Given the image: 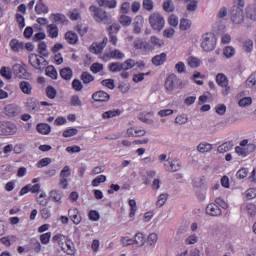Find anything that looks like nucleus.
<instances>
[{
	"label": "nucleus",
	"instance_id": "f257e3e1",
	"mask_svg": "<svg viewBox=\"0 0 256 256\" xmlns=\"http://www.w3.org/2000/svg\"><path fill=\"white\" fill-rule=\"evenodd\" d=\"M230 10V19L234 25H241L245 21V0H235Z\"/></svg>",
	"mask_w": 256,
	"mask_h": 256
},
{
	"label": "nucleus",
	"instance_id": "f03ea898",
	"mask_svg": "<svg viewBox=\"0 0 256 256\" xmlns=\"http://www.w3.org/2000/svg\"><path fill=\"white\" fill-rule=\"evenodd\" d=\"M28 61L33 69L40 71V73H43L45 71V68L49 65L47 59L35 53H32L28 56Z\"/></svg>",
	"mask_w": 256,
	"mask_h": 256
},
{
	"label": "nucleus",
	"instance_id": "7ed1b4c3",
	"mask_svg": "<svg viewBox=\"0 0 256 256\" xmlns=\"http://www.w3.org/2000/svg\"><path fill=\"white\" fill-rule=\"evenodd\" d=\"M90 11L92 14L93 19L97 21V23H104L105 25H109L111 23V16L106 11L102 10L100 7L97 6H90Z\"/></svg>",
	"mask_w": 256,
	"mask_h": 256
},
{
	"label": "nucleus",
	"instance_id": "20e7f679",
	"mask_svg": "<svg viewBox=\"0 0 256 256\" xmlns=\"http://www.w3.org/2000/svg\"><path fill=\"white\" fill-rule=\"evenodd\" d=\"M217 45V37L213 33H206L202 36L201 47L207 53L214 51Z\"/></svg>",
	"mask_w": 256,
	"mask_h": 256
},
{
	"label": "nucleus",
	"instance_id": "39448f33",
	"mask_svg": "<svg viewBox=\"0 0 256 256\" xmlns=\"http://www.w3.org/2000/svg\"><path fill=\"white\" fill-rule=\"evenodd\" d=\"M185 82L177 77L175 74H170L165 82V89L168 91H173L174 89H184Z\"/></svg>",
	"mask_w": 256,
	"mask_h": 256
},
{
	"label": "nucleus",
	"instance_id": "423d86ee",
	"mask_svg": "<svg viewBox=\"0 0 256 256\" xmlns=\"http://www.w3.org/2000/svg\"><path fill=\"white\" fill-rule=\"evenodd\" d=\"M149 23L154 31L160 33V31H163V27H165V18L159 13H153L149 17Z\"/></svg>",
	"mask_w": 256,
	"mask_h": 256
},
{
	"label": "nucleus",
	"instance_id": "0eeeda50",
	"mask_svg": "<svg viewBox=\"0 0 256 256\" xmlns=\"http://www.w3.org/2000/svg\"><path fill=\"white\" fill-rule=\"evenodd\" d=\"M216 83L220 87H224V91L222 92L223 95H229L231 93V87H229V79L226 77L225 74L219 73L216 76Z\"/></svg>",
	"mask_w": 256,
	"mask_h": 256
},
{
	"label": "nucleus",
	"instance_id": "6e6552de",
	"mask_svg": "<svg viewBox=\"0 0 256 256\" xmlns=\"http://www.w3.org/2000/svg\"><path fill=\"white\" fill-rule=\"evenodd\" d=\"M12 71H13L14 75L16 77H19L20 79H27L30 76L29 72H27L25 67H23V65H21V64L13 65Z\"/></svg>",
	"mask_w": 256,
	"mask_h": 256
},
{
	"label": "nucleus",
	"instance_id": "1a4fd4ad",
	"mask_svg": "<svg viewBox=\"0 0 256 256\" xmlns=\"http://www.w3.org/2000/svg\"><path fill=\"white\" fill-rule=\"evenodd\" d=\"M108 41L109 40L107 39V37H104L102 42L93 43L89 48L90 53H95V55H99V53H103V49L104 47H107Z\"/></svg>",
	"mask_w": 256,
	"mask_h": 256
},
{
	"label": "nucleus",
	"instance_id": "9d476101",
	"mask_svg": "<svg viewBox=\"0 0 256 256\" xmlns=\"http://www.w3.org/2000/svg\"><path fill=\"white\" fill-rule=\"evenodd\" d=\"M92 99L96 103H107V101H109V99H111V96L107 92H105L103 90H99V91L93 93Z\"/></svg>",
	"mask_w": 256,
	"mask_h": 256
},
{
	"label": "nucleus",
	"instance_id": "9b49d317",
	"mask_svg": "<svg viewBox=\"0 0 256 256\" xmlns=\"http://www.w3.org/2000/svg\"><path fill=\"white\" fill-rule=\"evenodd\" d=\"M206 213L210 217H221V215L223 214V211L221 210V208H219L217 204L210 203L206 207Z\"/></svg>",
	"mask_w": 256,
	"mask_h": 256
},
{
	"label": "nucleus",
	"instance_id": "f8f14e48",
	"mask_svg": "<svg viewBox=\"0 0 256 256\" xmlns=\"http://www.w3.org/2000/svg\"><path fill=\"white\" fill-rule=\"evenodd\" d=\"M4 113L7 117H17L21 113V109L16 104H8L4 108Z\"/></svg>",
	"mask_w": 256,
	"mask_h": 256
},
{
	"label": "nucleus",
	"instance_id": "ddd939ff",
	"mask_svg": "<svg viewBox=\"0 0 256 256\" xmlns=\"http://www.w3.org/2000/svg\"><path fill=\"white\" fill-rule=\"evenodd\" d=\"M164 166L166 171H170L171 173H177V171H181V162H179L178 160L166 162Z\"/></svg>",
	"mask_w": 256,
	"mask_h": 256
},
{
	"label": "nucleus",
	"instance_id": "4468645a",
	"mask_svg": "<svg viewBox=\"0 0 256 256\" xmlns=\"http://www.w3.org/2000/svg\"><path fill=\"white\" fill-rule=\"evenodd\" d=\"M39 105L40 103L35 98H30L26 101V109L31 113H37L39 111Z\"/></svg>",
	"mask_w": 256,
	"mask_h": 256
},
{
	"label": "nucleus",
	"instance_id": "2eb2a0df",
	"mask_svg": "<svg viewBox=\"0 0 256 256\" xmlns=\"http://www.w3.org/2000/svg\"><path fill=\"white\" fill-rule=\"evenodd\" d=\"M68 215L71 221H73L74 225H79L81 223V214H79V209H69Z\"/></svg>",
	"mask_w": 256,
	"mask_h": 256
},
{
	"label": "nucleus",
	"instance_id": "dca6fc26",
	"mask_svg": "<svg viewBox=\"0 0 256 256\" xmlns=\"http://www.w3.org/2000/svg\"><path fill=\"white\" fill-rule=\"evenodd\" d=\"M152 64L155 65V67H161V65H164L167 61V53L163 52L159 55H156L152 58Z\"/></svg>",
	"mask_w": 256,
	"mask_h": 256
},
{
	"label": "nucleus",
	"instance_id": "f3484780",
	"mask_svg": "<svg viewBox=\"0 0 256 256\" xmlns=\"http://www.w3.org/2000/svg\"><path fill=\"white\" fill-rule=\"evenodd\" d=\"M5 132L4 137H7L9 135H15L17 133V125L13 122L5 121Z\"/></svg>",
	"mask_w": 256,
	"mask_h": 256
},
{
	"label": "nucleus",
	"instance_id": "a211bd4d",
	"mask_svg": "<svg viewBox=\"0 0 256 256\" xmlns=\"http://www.w3.org/2000/svg\"><path fill=\"white\" fill-rule=\"evenodd\" d=\"M51 19L53 23H60L61 25H67V23H69L67 16L61 13L51 14Z\"/></svg>",
	"mask_w": 256,
	"mask_h": 256
},
{
	"label": "nucleus",
	"instance_id": "6ab92c4d",
	"mask_svg": "<svg viewBox=\"0 0 256 256\" xmlns=\"http://www.w3.org/2000/svg\"><path fill=\"white\" fill-rule=\"evenodd\" d=\"M19 88L24 93V95H31L33 93V85L30 84L29 81H21L19 84Z\"/></svg>",
	"mask_w": 256,
	"mask_h": 256
},
{
	"label": "nucleus",
	"instance_id": "aec40b11",
	"mask_svg": "<svg viewBox=\"0 0 256 256\" xmlns=\"http://www.w3.org/2000/svg\"><path fill=\"white\" fill-rule=\"evenodd\" d=\"M60 76L65 81H71V79H73V70H71L69 67L62 68L60 70Z\"/></svg>",
	"mask_w": 256,
	"mask_h": 256
},
{
	"label": "nucleus",
	"instance_id": "412c9836",
	"mask_svg": "<svg viewBox=\"0 0 256 256\" xmlns=\"http://www.w3.org/2000/svg\"><path fill=\"white\" fill-rule=\"evenodd\" d=\"M65 39L70 45H76L77 41H79V36H77V33L68 31L65 34Z\"/></svg>",
	"mask_w": 256,
	"mask_h": 256
},
{
	"label": "nucleus",
	"instance_id": "4be33fe9",
	"mask_svg": "<svg viewBox=\"0 0 256 256\" xmlns=\"http://www.w3.org/2000/svg\"><path fill=\"white\" fill-rule=\"evenodd\" d=\"M36 129L41 135H49L51 133V126L47 123L37 124Z\"/></svg>",
	"mask_w": 256,
	"mask_h": 256
},
{
	"label": "nucleus",
	"instance_id": "5701e85b",
	"mask_svg": "<svg viewBox=\"0 0 256 256\" xmlns=\"http://www.w3.org/2000/svg\"><path fill=\"white\" fill-rule=\"evenodd\" d=\"M99 7H108V9H115L117 7L116 0H97Z\"/></svg>",
	"mask_w": 256,
	"mask_h": 256
},
{
	"label": "nucleus",
	"instance_id": "b1692460",
	"mask_svg": "<svg viewBox=\"0 0 256 256\" xmlns=\"http://www.w3.org/2000/svg\"><path fill=\"white\" fill-rule=\"evenodd\" d=\"M47 32L49 33V37H51V39L59 37V28L55 24H49L47 27Z\"/></svg>",
	"mask_w": 256,
	"mask_h": 256
},
{
	"label": "nucleus",
	"instance_id": "393cba45",
	"mask_svg": "<svg viewBox=\"0 0 256 256\" xmlns=\"http://www.w3.org/2000/svg\"><path fill=\"white\" fill-rule=\"evenodd\" d=\"M80 79L84 85H89V83L95 81V76L91 75L89 72H82Z\"/></svg>",
	"mask_w": 256,
	"mask_h": 256
},
{
	"label": "nucleus",
	"instance_id": "a878e982",
	"mask_svg": "<svg viewBox=\"0 0 256 256\" xmlns=\"http://www.w3.org/2000/svg\"><path fill=\"white\" fill-rule=\"evenodd\" d=\"M246 17L250 19V21H256V6H247L246 7Z\"/></svg>",
	"mask_w": 256,
	"mask_h": 256
},
{
	"label": "nucleus",
	"instance_id": "bb28decb",
	"mask_svg": "<svg viewBox=\"0 0 256 256\" xmlns=\"http://www.w3.org/2000/svg\"><path fill=\"white\" fill-rule=\"evenodd\" d=\"M10 47H11L12 51L17 53V52H19L20 49H23L25 47V44L23 42H20L17 39H12L10 41Z\"/></svg>",
	"mask_w": 256,
	"mask_h": 256
},
{
	"label": "nucleus",
	"instance_id": "cd10ccee",
	"mask_svg": "<svg viewBox=\"0 0 256 256\" xmlns=\"http://www.w3.org/2000/svg\"><path fill=\"white\" fill-rule=\"evenodd\" d=\"M213 149V145L207 142H202L197 146L199 153H209Z\"/></svg>",
	"mask_w": 256,
	"mask_h": 256
},
{
	"label": "nucleus",
	"instance_id": "c85d7f7f",
	"mask_svg": "<svg viewBox=\"0 0 256 256\" xmlns=\"http://www.w3.org/2000/svg\"><path fill=\"white\" fill-rule=\"evenodd\" d=\"M192 22L187 18L180 19L179 29L180 31H189L191 29Z\"/></svg>",
	"mask_w": 256,
	"mask_h": 256
},
{
	"label": "nucleus",
	"instance_id": "c756f323",
	"mask_svg": "<svg viewBox=\"0 0 256 256\" xmlns=\"http://www.w3.org/2000/svg\"><path fill=\"white\" fill-rule=\"evenodd\" d=\"M45 69V73L47 77H50L51 79L56 80L58 77L57 69L53 65L47 66Z\"/></svg>",
	"mask_w": 256,
	"mask_h": 256
},
{
	"label": "nucleus",
	"instance_id": "7c9ffc66",
	"mask_svg": "<svg viewBox=\"0 0 256 256\" xmlns=\"http://www.w3.org/2000/svg\"><path fill=\"white\" fill-rule=\"evenodd\" d=\"M50 199H52V201H54L55 203H59V201L63 199V192L59 190L50 191Z\"/></svg>",
	"mask_w": 256,
	"mask_h": 256
},
{
	"label": "nucleus",
	"instance_id": "2f4dec72",
	"mask_svg": "<svg viewBox=\"0 0 256 256\" xmlns=\"http://www.w3.org/2000/svg\"><path fill=\"white\" fill-rule=\"evenodd\" d=\"M121 115V111L119 109L109 110L102 114L103 119H111L113 117H119Z\"/></svg>",
	"mask_w": 256,
	"mask_h": 256
},
{
	"label": "nucleus",
	"instance_id": "473e14b6",
	"mask_svg": "<svg viewBox=\"0 0 256 256\" xmlns=\"http://www.w3.org/2000/svg\"><path fill=\"white\" fill-rule=\"evenodd\" d=\"M150 43L151 45H153V47H157L158 49H161V47L165 46V41H163V39H160L156 36H152L150 38Z\"/></svg>",
	"mask_w": 256,
	"mask_h": 256
},
{
	"label": "nucleus",
	"instance_id": "72a5a7b5",
	"mask_svg": "<svg viewBox=\"0 0 256 256\" xmlns=\"http://www.w3.org/2000/svg\"><path fill=\"white\" fill-rule=\"evenodd\" d=\"M188 65L191 67V69H197L201 65V60L199 58L190 56L188 57Z\"/></svg>",
	"mask_w": 256,
	"mask_h": 256
},
{
	"label": "nucleus",
	"instance_id": "f704fd0d",
	"mask_svg": "<svg viewBox=\"0 0 256 256\" xmlns=\"http://www.w3.org/2000/svg\"><path fill=\"white\" fill-rule=\"evenodd\" d=\"M35 11L37 15H41L43 13H49V8L47 7V5H45V3H37L35 6Z\"/></svg>",
	"mask_w": 256,
	"mask_h": 256
},
{
	"label": "nucleus",
	"instance_id": "c9c22d12",
	"mask_svg": "<svg viewBox=\"0 0 256 256\" xmlns=\"http://www.w3.org/2000/svg\"><path fill=\"white\" fill-rule=\"evenodd\" d=\"M134 243L138 247H143V245H145V235H143V233H141V232H138L135 235Z\"/></svg>",
	"mask_w": 256,
	"mask_h": 256
},
{
	"label": "nucleus",
	"instance_id": "e433bc0d",
	"mask_svg": "<svg viewBox=\"0 0 256 256\" xmlns=\"http://www.w3.org/2000/svg\"><path fill=\"white\" fill-rule=\"evenodd\" d=\"M109 71L111 73H119V71H123V65L121 62H113L109 65Z\"/></svg>",
	"mask_w": 256,
	"mask_h": 256
},
{
	"label": "nucleus",
	"instance_id": "4c0bfd02",
	"mask_svg": "<svg viewBox=\"0 0 256 256\" xmlns=\"http://www.w3.org/2000/svg\"><path fill=\"white\" fill-rule=\"evenodd\" d=\"M163 9L167 13H173V11H175V5L173 4V0H165L163 3Z\"/></svg>",
	"mask_w": 256,
	"mask_h": 256
},
{
	"label": "nucleus",
	"instance_id": "58836bf2",
	"mask_svg": "<svg viewBox=\"0 0 256 256\" xmlns=\"http://www.w3.org/2000/svg\"><path fill=\"white\" fill-rule=\"evenodd\" d=\"M233 149V144L231 142H225L220 145L217 149L218 153H227V151H231Z\"/></svg>",
	"mask_w": 256,
	"mask_h": 256
},
{
	"label": "nucleus",
	"instance_id": "ea45409f",
	"mask_svg": "<svg viewBox=\"0 0 256 256\" xmlns=\"http://www.w3.org/2000/svg\"><path fill=\"white\" fill-rule=\"evenodd\" d=\"M133 67H135V60L133 59H128L122 63V71H129Z\"/></svg>",
	"mask_w": 256,
	"mask_h": 256
},
{
	"label": "nucleus",
	"instance_id": "a19ab883",
	"mask_svg": "<svg viewBox=\"0 0 256 256\" xmlns=\"http://www.w3.org/2000/svg\"><path fill=\"white\" fill-rule=\"evenodd\" d=\"M77 133H79V130L77 128H68L66 130H64L63 132V137H65L66 139L69 137H75V135H77Z\"/></svg>",
	"mask_w": 256,
	"mask_h": 256
},
{
	"label": "nucleus",
	"instance_id": "79ce46f5",
	"mask_svg": "<svg viewBox=\"0 0 256 256\" xmlns=\"http://www.w3.org/2000/svg\"><path fill=\"white\" fill-rule=\"evenodd\" d=\"M107 181V176L99 175L94 180H92V187H99L101 183H105Z\"/></svg>",
	"mask_w": 256,
	"mask_h": 256
},
{
	"label": "nucleus",
	"instance_id": "37998d69",
	"mask_svg": "<svg viewBox=\"0 0 256 256\" xmlns=\"http://www.w3.org/2000/svg\"><path fill=\"white\" fill-rule=\"evenodd\" d=\"M66 247H67V255H75V245L69 240V238L65 239Z\"/></svg>",
	"mask_w": 256,
	"mask_h": 256
},
{
	"label": "nucleus",
	"instance_id": "c03bdc74",
	"mask_svg": "<svg viewBox=\"0 0 256 256\" xmlns=\"http://www.w3.org/2000/svg\"><path fill=\"white\" fill-rule=\"evenodd\" d=\"M46 95L48 99H55L57 97V89L53 86H48L46 88Z\"/></svg>",
	"mask_w": 256,
	"mask_h": 256
},
{
	"label": "nucleus",
	"instance_id": "a18cd8bd",
	"mask_svg": "<svg viewBox=\"0 0 256 256\" xmlns=\"http://www.w3.org/2000/svg\"><path fill=\"white\" fill-rule=\"evenodd\" d=\"M223 55H225L227 59H231V57L235 55V48H233V46L225 47L223 50Z\"/></svg>",
	"mask_w": 256,
	"mask_h": 256
},
{
	"label": "nucleus",
	"instance_id": "49530a36",
	"mask_svg": "<svg viewBox=\"0 0 256 256\" xmlns=\"http://www.w3.org/2000/svg\"><path fill=\"white\" fill-rule=\"evenodd\" d=\"M133 20L131 19V17L127 16V15H121L119 18V22L121 25H123V27H129V25H131V22Z\"/></svg>",
	"mask_w": 256,
	"mask_h": 256
},
{
	"label": "nucleus",
	"instance_id": "de8ad7c7",
	"mask_svg": "<svg viewBox=\"0 0 256 256\" xmlns=\"http://www.w3.org/2000/svg\"><path fill=\"white\" fill-rule=\"evenodd\" d=\"M167 199H169V194H160L156 203L157 207H163L167 203Z\"/></svg>",
	"mask_w": 256,
	"mask_h": 256
},
{
	"label": "nucleus",
	"instance_id": "09e8293b",
	"mask_svg": "<svg viewBox=\"0 0 256 256\" xmlns=\"http://www.w3.org/2000/svg\"><path fill=\"white\" fill-rule=\"evenodd\" d=\"M101 85H103V87H107V89H115V80L113 79H105L101 81Z\"/></svg>",
	"mask_w": 256,
	"mask_h": 256
},
{
	"label": "nucleus",
	"instance_id": "8fccbe9b",
	"mask_svg": "<svg viewBox=\"0 0 256 256\" xmlns=\"http://www.w3.org/2000/svg\"><path fill=\"white\" fill-rule=\"evenodd\" d=\"M253 103V99L251 97H244L239 100L238 105L239 107H249Z\"/></svg>",
	"mask_w": 256,
	"mask_h": 256
},
{
	"label": "nucleus",
	"instance_id": "3c124183",
	"mask_svg": "<svg viewBox=\"0 0 256 256\" xmlns=\"http://www.w3.org/2000/svg\"><path fill=\"white\" fill-rule=\"evenodd\" d=\"M134 49H149V44L143 40H137L134 42Z\"/></svg>",
	"mask_w": 256,
	"mask_h": 256
},
{
	"label": "nucleus",
	"instance_id": "603ef678",
	"mask_svg": "<svg viewBox=\"0 0 256 256\" xmlns=\"http://www.w3.org/2000/svg\"><path fill=\"white\" fill-rule=\"evenodd\" d=\"M63 239H67V237L63 234H56L52 237V242L58 243L59 247H61L63 245Z\"/></svg>",
	"mask_w": 256,
	"mask_h": 256
},
{
	"label": "nucleus",
	"instance_id": "864d4df0",
	"mask_svg": "<svg viewBox=\"0 0 256 256\" xmlns=\"http://www.w3.org/2000/svg\"><path fill=\"white\" fill-rule=\"evenodd\" d=\"M70 105L72 107H81L83 103L81 102V99L77 95H73L71 97Z\"/></svg>",
	"mask_w": 256,
	"mask_h": 256
},
{
	"label": "nucleus",
	"instance_id": "5fc2aeb1",
	"mask_svg": "<svg viewBox=\"0 0 256 256\" xmlns=\"http://www.w3.org/2000/svg\"><path fill=\"white\" fill-rule=\"evenodd\" d=\"M40 241L42 245H48L49 241H51V232L40 235Z\"/></svg>",
	"mask_w": 256,
	"mask_h": 256
},
{
	"label": "nucleus",
	"instance_id": "6e6d98bb",
	"mask_svg": "<svg viewBox=\"0 0 256 256\" xmlns=\"http://www.w3.org/2000/svg\"><path fill=\"white\" fill-rule=\"evenodd\" d=\"M243 49L246 53H251L253 51V40H246L243 43Z\"/></svg>",
	"mask_w": 256,
	"mask_h": 256
},
{
	"label": "nucleus",
	"instance_id": "4d7b16f0",
	"mask_svg": "<svg viewBox=\"0 0 256 256\" xmlns=\"http://www.w3.org/2000/svg\"><path fill=\"white\" fill-rule=\"evenodd\" d=\"M72 89H74L75 91H82L83 89V83H81V80L79 79H74L72 81Z\"/></svg>",
	"mask_w": 256,
	"mask_h": 256
},
{
	"label": "nucleus",
	"instance_id": "13d9d810",
	"mask_svg": "<svg viewBox=\"0 0 256 256\" xmlns=\"http://www.w3.org/2000/svg\"><path fill=\"white\" fill-rule=\"evenodd\" d=\"M90 71H92V73H100V71H103V64L93 63L90 67Z\"/></svg>",
	"mask_w": 256,
	"mask_h": 256
},
{
	"label": "nucleus",
	"instance_id": "bf43d9fd",
	"mask_svg": "<svg viewBox=\"0 0 256 256\" xmlns=\"http://www.w3.org/2000/svg\"><path fill=\"white\" fill-rule=\"evenodd\" d=\"M123 57H125V54L119 49H115L111 52V59H123Z\"/></svg>",
	"mask_w": 256,
	"mask_h": 256
},
{
	"label": "nucleus",
	"instance_id": "052dcab7",
	"mask_svg": "<svg viewBox=\"0 0 256 256\" xmlns=\"http://www.w3.org/2000/svg\"><path fill=\"white\" fill-rule=\"evenodd\" d=\"M0 75L4 77V79H12L13 75L11 74V71L7 70V67H2L0 69Z\"/></svg>",
	"mask_w": 256,
	"mask_h": 256
},
{
	"label": "nucleus",
	"instance_id": "680f3d73",
	"mask_svg": "<svg viewBox=\"0 0 256 256\" xmlns=\"http://www.w3.org/2000/svg\"><path fill=\"white\" fill-rule=\"evenodd\" d=\"M60 177L67 179V177H71V168L69 166H65L61 172Z\"/></svg>",
	"mask_w": 256,
	"mask_h": 256
},
{
	"label": "nucleus",
	"instance_id": "e2e57ef3",
	"mask_svg": "<svg viewBox=\"0 0 256 256\" xmlns=\"http://www.w3.org/2000/svg\"><path fill=\"white\" fill-rule=\"evenodd\" d=\"M246 211H247L248 215H250V217H255V215H256V206H255V204H248L246 206Z\"/></svg>",
	"mask_w": 256,
	"mask_h": 256
},
{
	"label": "nucleus",
	"instance_id": "0e129e2a",
	"mask_svg": "<svg viewBox=\"0 0 256 256\" xmlns=\"http://www.w3.org/2000/svg\"><path fill=\"white\" fill-rule=\"evenodd\" d=\"M247 87H254L256 86V73L249 76V78L246 80Z\"/></svg>",
	"mask_w": 256,
	"mask_h": 256
},
{
	"label": "nucleus",
	"instance_id": "69168bd1",
	"mask_svg": "<svg viewBox=\"0 0 256 256\" xmlns=\"http://www.w3.org/2000/svg\"><path fill=\"white\" fill-rule=\"evenodd\" d=\"M52 160L51 158H43L41 159L38 163H37V167L41 168V167H47V165H51Z\"/></svg>",
	"mask_w": 256,
	"mask_h": 256
},
{
	"label": "nucleus",
	"instance_id": "338daca9",
	"mask_svg": "<svg viewBox=\"0 0 256 256\" xmlns=\"http://www.w3.org/2000/svg\"><path fill=\"white\" fill-rule=\"evenodd\" d=\"M142 6L146 11H151L154 7L153 0H143Z\"/></svg>",
	"mask_w": 256,
	"mask_h": 256
},
{
	"label": "nucleus",
	"instance_id": "774afa93",
	"mask_svg": "<svg viewBox=\"0 0 256 256\" xmlns=\"http://www.w3.org/2000/svg\"><path fill=\"white\" fill-rule=\"evenodd\" d=\"M89 219L90 221H99L100 219L99 212H97V210H91L89 212Z\"/></svg>",
	"mask_w": 256,
	"mask_h": 256
}]
</instances>
